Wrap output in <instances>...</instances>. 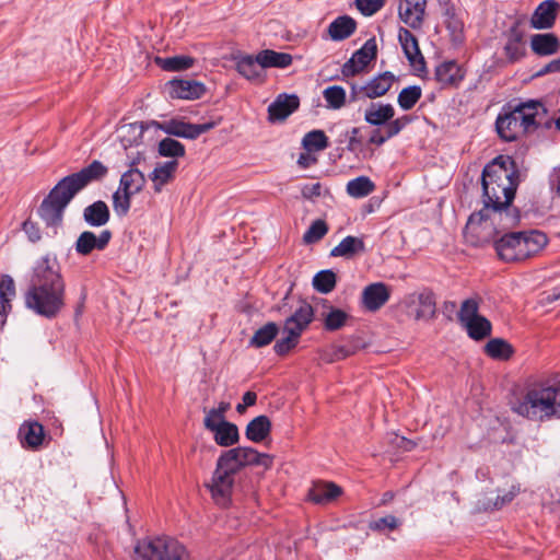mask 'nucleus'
I'll return each instance as SVG.
<instances>
[{
    "label": "nucleus",
    "mask_w": 560,
    "mask_h": 560,
    "mask_svg": "<svg viewBox=\"0 0 560 560\" xmlns=\"http://www.w3.org/2000/svg\"><path fill=\"white\" fill-rule=\"evenodd\" d=\"M518 185L520 175L510 156H499L485 166L481 174L482 208L469 215L465 240L480 243L491 237L494 224L503 228L518 224L520 211L512 207Z\"/></svg>",
    "instance_id": "nucleus-1"
},
{
    "label": "nucleus",
    "mask_w": 560,
    "mask_h": 560,
    "mask_svg": "<svg viewBox=\"0 0 560 560\" xmlns=\"http://www.w3.org/2000/svg\"><path fill=\"white\" fill-rule=\"evenodd\" d=\"M66 283L55 256L45 255L33 266L25 305L39 316L55 318L65 306Z\"/></svg>",
    "instance_id": "nucleus-2"
},
{
    "label": "nucleus",
    "mask_w": 560,
    "mask_h": 560,
    "mask_svg": "<svg viewBox=\"0 0 560 560\" xmlns=\"http://www.w3.org/2000/svg\"><path fill=\"white\" fill-rule=\"evenodd\" d=\"M108 168L95 160L81 171L60 179L42 201L37 212L48 226L61 223L65 209L72 198L92 182L103 179Z\"/></svg>",
    "instance_id": "nucleus-3"
},
{
    "label": "nucleus",
    "mask_w": 560,
    "mask_h": 560,
    "mask_svg": "<svg viewBox=\"0 0 560 560\" xmlns=\"http://www.w3.org/2000/svg\"><path fill=\"white\" fill-rule=\"evenodd\" d=\"M494 233L487 241L474 243L466 240L475 247H482L491 243L500 260L504 262H518L537 255L548 243L545 233L530 230L525 232H508L511 228L494 224Z\"/></svg>",
    "instance_id": "nucleus-4"
},
{
    "label": "nucleus",
    "mask_w": 560,
    "mask_h": 560,
    "mask_svg": "<svg viewBox=\"0 0 560 560\" xmlns=\"http://www.w3.org/2000/svg\"><path fill=\"white\" fill-rule=\"evenodd\" d=\"M546 108L538 101L511 103L503 106L499 114L495 128L501 140H518L521 137L534 135L542 124Z\"/></svg>",
    "instance_id": "nucleus-5"
},
{
    "label": "nucleus",
    "mask_w": 560,
    "mask_h": 560,
    "mask_svg": "<svg viewBox=\"0 0 560 560\" xmlns=\"http://www.w3.org/2000/svg\"><path fill=\"white\" fill-rule=\"evenodd\" d=\"M213 122L190 124L179 119H171L167 121L159 122L151 121H136L131 124H124L117 129L118 140H148L160 139L161 131L167 136L180 137L186 139H195L201 133L213 128Z\"/></svg>",
    "instance_id": "nucleus-6"
},
{
    "label": "nucleus",
    "mask_w": 560,
    "mask_h": 560,
    "mask_svg": "<svg viewBox=\"0 0 560 560\" xmlns=\"http://www.w3.org/2000/svg\"><path fill=\"white\" fill-rule=\"evenodd\" d=\"M513 410L529 420L560 418V383L542 382L527 389Z\"/></svg>",
    "instance_id": "nucleus-7"
},
{
    "label": "nucleus",
    "mask_w": 560,
    "mask_h": 560,
    "mask_svg": "<svg viewBox=\"0 0 560 560\" xmlns=\"http://www.w3.org/2000/svg\"><path fill=\"white\" fill-rule=\"evenodd\" d=\"M133 560H189V552L177 539L159 536L139 540L133 549Z\"/></svg>",
    "instance_id": "nucleus-8"
},
{
    "label": "nucleus",
    "mask_w": 560,
    "mask_h": 560,
    "mask_svg": "<svg viewBox=\"0 0 560 560\" xmlns=\"http://www.w3.org/2000/svg\"><path fill=\"white\" fill-rule=\"evenodd\" d=\"M404 303L416 320L429 322L435 317L436 298L429 289L408 294Z\"/></svg>",
    "instance_id": "nucleus-9"
},
{
    "label": "nucleus",
    "mask_w": 560,
    "mask_h": 560,
    "mask_svg": "<svg viewBox=\"0 0 560 560\" xmlns=\"http://www.w3.org/2000/svg\"><path fill=\"white\" fill-rule=\"evenodd\" d=\"M377 56V44L375 37L369 38L352 57L342 66L341 72L345 77H353L361 71Z\"/></svg>",
    "instance_id": "nucleus-10"
},
{
    "label": "nucleus",
    "mask_w": 560,
    "mask_h": 560,
    "mask_svg": "<svg viewBox=\"0 0 560 560\" xmlns=\"http://www.w3.org/2000/svg\"><path fill=\"white\" fill-rule=\"evenodd\" d=\"M398 42L402 48L405 57L418 75L427 71L425 60L420 50L417 37L407 28L400 27L398 31Z\"/></svg>",
    "instance_id": "nucleus-11"
},
{
    "label": "nucleus",
    "mask_w": 560,
    "mask_h": 560,
    "mask_svg": "<svg viewBox=\"0 0 560 560\" xmlns=\"http://www.w3.org/2000/svg\"><path fill=\"white\" fill-rule=\"evenodd\" d=\"M233 486L234 476L217 466L211 482L208 485L213 500L222 506L228 505Z\"/></svg>",
    "instance_id": "nucleus-12"
},
{
    "label": "nucleus",
    "mask_w": 560,
    "mask_h": 560,
    "mask_svg": "<svg viewBox=\"0 0 560 560\" xmlns=\"http://www.w3.org/2000/svg\"><path fill=\"white\" fill-rule=\"evenodd\" d=\"M560 10V4L557 0H544L534 10L529 25L534 30H550L556 23Z\"/></svg>",
    "instance_id": "nucleus-13"
},
{
    "label": "nucleus",
    "mask_w": 560,
    "mask_h": 560,
    "mask_svg": "<svg viewBox=\"0 0 560 560\" xmlns=\"http://www.w3.org/2000/svg\"><path fill=\"white\" fill-rule=\"evenodd\" d=\"M112 232L103 230L98 235L92 231L82 232L74 243V249L79 255L88 256L93 250H104L112 240Z\"/></svg>",
    "instance_id": "nucleus-14"
},
{
    "label": "nucleus",
    "mask_w": 560,
    "mask_h": 560,
    "mask_svg": "<svg viewBox=\"0 0 560 560\" xmlns=\"http://www.w3.org/2000/svg\"><path fill=\"white\" fill-rule=\"evenodd\" d=\"M464 78L465 71L455 60H447L435 67L434 79L441 89L457 88Z\"/></svg>",
    "instance_id": "nucleus-15"
},
{
    "label": "nucleus",
    "mask_w": 560,
    "mask_h": 560,
    "mask_svg": "<svg viewBox=\"0 0 560 560\" xmlns=\"http://www.w3.org/2000/svg\"><path fill=\"white\" fill-rule=\"evenodd\" d=\"M178 166V160L175 159L155 164L152 172L148 175L155 194H160L166 185L175 179Z\"/></svg>",
    "instance_id": "nucleus-16"
},
{
    "label": "nucleus",
    "mask_w": 560,
    "mask_h": 560,
    "mask_svg": "<svg viewBox=\"0 0 560 560\" xmlns=\"http://www.w3.org/2000/svg\"><path fill=\"white\" fill-rule=\"evenodd\" d=\"M171 98L197 100L200 98L206 88L195 80H172L166 85Z\"/></svg>",
    "instance_id": "nucleus-17"
},
{
    "label": "nucleus",
    "mask_w": 560,
    "mask_h": 560,
    "mask_svg": "<svg viewBox=\"0 0 560 560\" xmlns=\"http://www.w3.org/2000/svg\"><path fill=\"white\" fill-rule=\"evenodd\" d=\"M427 0H404L399 5V18L413 30L421 28L425 14Z\"/></svg>",
    "instance_id": "nucleus-18"
},
{
    "label": "nucleus",
    "mask_w": 560,
    "mask_h": 560,
    "mask_svg": "<svg viewBox=\"0 0 560 560\" xmlns=\"http://www.w3.org/2000/svg\"><path fill=\"white\" fill-rule=\"evenodd\" d=\"M300 100L296 95L280 94L268 106V119L271 122L282 121L298 109Z\"/></svg>",
    "instance_id": "nucleus-19"
},
{
    "label": "nucleus",
    "mask_w": 560,
    "mask_h": 560,
    "mask_svg": "<svg viewBox=\"0 0 560 560\" xmlns=\"http://www.w3.org/2000/svg\"><path fill=\"white\" fill-rule=\"evenodd\" d=\"M390 298L387 285L375 282L366 285L362 292V304L370 312L378 311Z\"/></svg>",
    "instance_id": "nucleus-20"
},
{
    "label": "nucleus",
    "mask_w": 560,
    "mask_h": 560,
    "mask_svg": "<svg viewBox=\"0 0 560 560\" xmlns=\"http://www.w3.org/2000/svg\"><path fill=\"white\" fill-rule=\"evenodd\" d=\"M314 317V311L311 304L306 302H301L299 306L294 310L291 316H289L284 326L287 329H292L298 335H302V332L308 327Z\"/></svg>",
    "instance_id": "nucleus-21"
},
{
    "label": "nucleus",
    "mask_w": 560,
    "mask_h": 560,
    "mask_svg": "<svg viewBox=\"0 0 560 560\" xmlns=\"http://www.w3.org/2000/svg\"><path fill=\"white\" fill-rule=\"evenodd\" d=\"M242 468L246 466H261L268 469L272 466L273 456L267 453H259L253 447L238 446L234 447Z\"/></svg>",
    "instance_id": "nucleus-22"
},
{
    "label": "nucleus",
    "mask_w": 560,
    "mask_h": 560,
    "mask_svg": "<svg viewBox=\"0 0 560 560\" xmlns=\"http://www.w3.org/2000/svg\"><path fill=\"white\" fill-rule=\"evenodd\" d=\"M15 283L11 276L0 277V324L5 323L7 316L12 311V301L15 298Z\"/></svg>",
    "instance_id": "nucleus-23"
},
{
    "label": "nucleus",
    "mask_w": 560,
    "mask_h": 560,
    "mask_svg": "<svg viewBox=\"0 0 560 560\" xmlns=\"http://www.w3.org/2000/svg\"><path fill=\"white\" fill-rule=\"evenodd\" d=\"M357 21L350 15H340L336 18L327 28L331 40L341 42L349 38L357 30Z\"/></svg>",
    "instance_id": "nucleus-24"
},
{
    "label": "nucleus",
    "mask_w": 560,
    "mask_h": 560,
    "mask_svg": "<svg viewBox=\"0 0 560 560\" xmlns=\"http://www.w3.org/2000/svg\"><path fill=\"white\" fill-rule=\"evenodd\" d=\"M530 48L538 56H550L560 50V40L553 33L534 34Z\"/></svg>",
    "instance_id": "nucleus-25"
},
{
    "label": "nucleus",
    "mask_w": 560,
    "mask_h": 560,
    "mask_svg": "<svg viewBox=\"0 0 560 560\" xmlns=\"http://www.w3.org/2000/svg\"><path fill=\"white\" fill-rule=\"evenodd\" d=\"M341 488L332 482H317L308 490L310 501L326 504L341 494Z\"/></svg>",
    "instance_id": "nucleus-26"
},
{
    "label": "nucleus",
    "mask_w": 560,
    "mask_h": 560,
    "mask_svg": "<svg viewBox=\"0 0 560 560\" xmlns=\"http://www.w3.org/2000/svg\"><path fill=\"white\" fill-rule=\"evenodd\" d=\"M109 208L103 200L94 201L83 210V219L90 226H103L109 221Z\"/></svg>",
    "instance_id": "nucleus-27"
},
{
    "label": "nucleus",
    "mask_w": 560,
    "mask_h": 560,
    "mask_svg": "<svg viewBox=\"0 0 560 560\" xmlns=\"http://www.w3.org/2000/svg\"><path fill=\"white\" fill-rule=\"evenodd\" d=\"M504 52L510 62H516L526 55V48L523 43V34L516 26L511 27L508 42L504 46Z\"/></svg>",
    "instance_id": "nucleus-28"
},
{
    "label": "nucleus",
    "mask_w": 560,
    "mask_h": 560,
    "mask_svg": "<svg viewBox=\"0 0 560 560\" xmlns=\"http://www.w3.org/2000/svg\"><path fill=\"white\" fill-rule=\"evenodd\" d=\"M364 250L365 246L363 240L349 235L342 238L341 242L331 249L330 256L350 259Z\"/></svg>",
    "instance_id": "nucleus-29"
},
{
    "label": "nucleus",
    "mask_w": 560,
    "mask_h": 560,
    "mask_svg": "<svg viewBox=\"0 0 560 560\" xmlns=\"http://www.w3.org/2000/svg\"><path fill=\"white\" fill-rule=\"evenodd\" d=\"M271 431V422L265 415L258 416L248 422L245 430L246 438L254 442H262Z\"/></svg>",
    "instance_id": "nucleus-30"
},
{
    "label": "nucleus",
    "mask_w": 560,
    "mask_h": 560,
    "mask_svg": "<svg viewBox=\"0 0 560 560\" xmlns=\"http://www.w3.org/2000/svg\"><path fill=\"white\" fill-rule=\"evenodd\" d=\"M145 182L144 174L137 167H131L121 174L118 188L137 195L143 189Z\"/></svg>",
    "instance_id": "nucleus-31"
},
{
    "label": "nucleus",
    "mask_w": 560,
    "mask_h": 560,
    "mask_svg": "<svg viewBox=\"0 0 560 560\" xmlns=\"http://www.w3.org/2000/svg\"><path fill=\"white\" fill-rule=\"evenodd\" d=\"M292 56L288 52H280L271 49H264L258 52V62L264 69L280 68L284 69L291 66Z\"/></svg>",
    "instance_id": "nucleus-32"
},
{
    "label": "nucleus",
    "mask_w": 560,
    "mask_h": 560,
    "mask_svg": "<svg viewBox=\"0 0 560 560\" xmlns=\"http://www.w3.org/2000/svg\"><path fill=\"white\" fill-rule=\"evenodd\" d=\"M394 79V74L389 71L374 78L363 88L365 96L369 98L383 96L392 88Z\"/></svg>",
    "instance_id": "nucleus-33"
},
{
    "label": "nucleus",
    "mask_w": 560,
    "mask_h": 560,
    "mask_svg": "<svg viewBox=\"0 0 560 560\" xmlns=\"http://www.w3.org/2000/svg\"><path fill=\"white\" fill-rule=\"evenodd\" d=\"M211 433L213 434L214 442L223 447H230L236 444L240 440L237 425L230 421L222 423L220 427H215Z\"/></svg>",
    "instance_id": "nucleus-34"
},
{
    "label": "nucleus",
    "mask_w": 560,
    "mask_h": 560,
    "mask_svg": "<svg viewBox=\"0 0 560 560\" xmlns=\"http://www.w3.org/2000/svg\"><path fill=\"white\" fill-rule=\"evenodd\" d=\"M20 436L24 446L37 448L44 440V428L38 422L25 423L20 428Z\"/></svg>",
    "instance_id": "nucleus-35"
},
{
    "label": "nucleus",
    "mask_w": 560,
    "mask_h": 560,
    "mask_svg": "<svg viewBox=\"0 0 560 560\" xmlns=\"http://www.w3.org/2000/svg\"><path fill=\"white\" fill-rule=\"evenodd\" d=\"M395 110L390 104L372 103L365 110V120L374 126H380L394 117Z\"/></svg>",
    "instance_id": "nucleus-36"
},
{
    "label": "nucleus",
    "mask_w": 560,
    "mask_h": 560,
    "mask_svg": "<svg viewBox=\"0 0 560 560\" xmlns=\"http://www.w3.org/2000/svg\"><path fill=\"white\" fill-rule=\"evenodd\" d=\"M237 72L248 80L258 79L261 75L264 68L258 62V54L254 57L245 55L236 59Z\"/></svg>",
    "instance_id": "nucleus-37"
},
{
    "label": "nucleus",
    "mask_w": 560,
    "mask_h": 560,
    "mask_svg": "<svg viewBox=\"0 0 560 560\" xmlns=\"http://www.w3.org/2000/svg\"><path fill=\"white\" fill-rule=\"evenodd\" d=\"M154 61L161 69L170 72L187 70L195 63V59L192 57L185 55H177L167 58L155 57Z\"/></svg>",
    "instance_id": "nucleus-38"
},
{
    "label": "nucleus",
    "mask_w": 560,
    "mask_h": 560,
    "mask_svg": "<svg viewBox=\"0 0 560 560\" xmlns=\"http://www.w3.org/2000/svg\"><path fill=\"white\" fill-rule=\"evenodd\" d=\"M278 332V325L273 322H269L255 331L249 340V346L255 348L268 346L277 337Z\"/></svg>",
    "instance_id": "nucleus-39"
},
{
    "label": "nucleus",
    "mask_w": 560,
    "mask_h": 560,
    "mask_svg": "<svg viewBox=\"0 0 560 560\" xmlns=\"http://www.w3.org/2000/svg\"><path fill=\"white\" fill-rule=\"evenodd\" d=\"M468 336L474 340H482L491 334V323L483 316L471 318L464 325Z\"/></svg>",
    "instance_id": "nucleus-40"
},
{
    "label": "nucleus",
    "mask_w": 560,
    "mask_h": 560,
    "mask_svg": "<svg viewBox=\"0 0 560 560\" xmlns=\"http://www.w3.org/2000/svg\"><path fill=\"white\" fill-rule=\"evenodd\" d=\"M374 188V183L366 176H359L347 184V192L354 198L366 197Z\"/></svg>",
    "instance_id": "nucleus-41"
},
{
    "label": "nucleus",
    "mask_w": 560,
    "mask_h": 560,
    "mask_svg": "<svg viewBox=\"0 0 560 560\" xmlns=\"http://www.w3.org/2000/svg\"><path fill=\"white\" fill-rule=\"evenodd\" d=\"M304 152H302L298 159V164L307 168L316 162L315 153L325 150L328 147V142H302Z\"/></svg>",
    "instance_id": "nucleus-42"
},
{
    "label": "nucleus",
    "mask_w": 560,
    "mask_h": 560,
    "mask_svg": "<svg viewBox=\"0 0 560 560\" xmlns=\"http://www.w3.org/2000/svg\"><path fill=\"white\" fill-rule=\"evenodd\" d=\"M313 287L319 293L331 292L336 287L335 272L329 269L318 271L313 278Z\"/></svg>",
    "instance_id": "nucleus-43"
},
{
    "label": "nucleus",
    "mask_w": 560,
    "mask_h": 560,
    "mask_svg": "<svg viewBox=\"0 0 560 560\" xmlns=\"http://www.w3.org/2000/svg\"><path fill=\"white\" fill-rule=\"evenodd\" d=\"M485 352L493 359H509L512 354V347L505 340L500 338L491 339L485 346Z\"/></svg>",
    "instance_id": "nucleus-44"
},
{
    "label": "nucleus",
    "mask_w": 560,
    "mask_h": 560,
    "mask_svg": "<svg viewBox=\"0 0 560 560\" xmlns=\"http://www.w3.org/2000/svg\"><path fill=\"white\" fill-rule=\"evenodd\" d=\"M421 95L422 90L420 86L410 85L400 91L397 102L402 109L409 110L418 103V101L421 98Z\"/></svg>",
    "instance_id": "nucleus-45"
},
{
    "label": "nucleus",
    "mask_w": 560,
    "mask_h": 560,
    "mask_svg": "<svg viewBox=\"0 0 560 560\" xmlns=\"http://www.w3.org/2000/svg\"><path fill=\"white\" fill-rule=\"evenodd\" d=\"M323 96L327 106L334 109L341 108L346 103V91L339 85L328 86L324 90Z\"/></svg>",
    "instance_id": "nucleus-46"
},
{
    "label": "nucleus",
    "mask_w": 560,
    "mask_h": 560,
    "mask_svg": "<svg viewBox=\"0 0 560 560\" xmlns=\"http://www.w3.org/2000/svg\"><path fill=\"white\" fill-rule=\"evenodd\" d=\"M283 332L285 336L276 341L273 346V350L279 355H284L290 352L294 347H296L301 335L294 332L291 328L287 329L283 327Z\"/></svg>",
    "instance_id": "nucleus-47"
},
{
    "label": "nucleus",
    "mask_w": 560,
    "mask_h": 560,
    "mask_svg": "<svg viewBox=\"0 0 560 560\" xmlns=\"http://www.w3.org/2000/svg\"><path fill=\"white\" fill-rule=\"evenodd\" d=\"M217 466H219L220 469L232 474L233 476H235L242 469L234 448L222 453L217 460Z\"/></svg>",
    "instance_id": "nucleus-48"
},
{
    "label": "nucleus",
    "mask_w": 560,
    "mask_h": 560,
    "mask_svg": "<svg viewBox=\"0 0 560 560\" xmlns=\"http://www.w3.org/2000/svg\"><path fill=\"white\" fill-rule=\"evenodd\" d=\"M132 196L135 195L128 191H124L120 188H118L113 194V208L118 217L127 215L131 207Z\"/></svg>",
    "instance_id": "nucleus-49"
},
{
    "label": "nucleus",
    "mask_w": 560,
    "mask_h": 560,
    "mask_svg": "<svg viewBox=\"0 0 560 560\" xmlns=\"http://www.w3.org/2000/svg\"><path fill=\"white\" fill-rule=\"evenodd\" d=\"M478 310L479 302L477 299L470 298L465 300L458 312V319L462 325L464 326L467 322L471 320V318L479 317Z\"/></svg>",
    "instance_id": "nucleus-50"
},
{
    "label": "nucleus",
    "mask_w": 560,
    "mask_h": 560,
    "mask_svg": "<svg viewBox=\"0 0 560 560\" xmlns=\"http://www.w3.org/2000/svg\"><path fill=\"white\" fill-rule=\"evenodd\" d=\"M328 232V226L323 220L314 221L303 235V241L306 244L315 243L322 240Z\"/></svg>",
    "instance_id": "nucleus-51"
},
{
    "label": "nucleus",
    "mask_w": 560,
    "mask_h": 560,
    "mask_svg": "<svg viewBox=\"0 0 560 560\" xmlns=\"http://www.w3.org/2000/svg\"><path fill=\"white\" fill-rule=\"evenodd\" d=\"M158 152L161 156L177 160L185 155V147L182 142H159Z\"/></svg>",
    "instance_id": "nucleus-52"
},
{
    "label": "nucleus",
    "mask_w": 560,
    "mask_h": 560,
    "mask_svg": "<svg viewBox=\"0 0 560 560\" xmlns=\"http://www.w3.org/2000/svg\"><path fill=\"white\" fill-rule=\"evenodd\" d=\"M401 524L400 520H398L394 515H386L384 517H380L370 522L369 528L373 532L384 533L385 530H394L399 527Z\"/></svg>",
    "instance_id": "nucleus-53"
},
{
    "label": "nucleus",
    "mask_w": 560,
    "mask_h": 560,
    "mask_svg": "<svg viewBox=\"0 0 560 560\" xmlns=\"http://www.w3.org/2000/svg\"><path fill=\"white\" fill-rule=\"evenodd\" d=\"M445 26L450 32L451 40L454 45H460L464 42V24L457 18L445 19Z\"/></svg>",
    "instance_id": "nucleus-54"
},
{
    "label": "nucleus",
    "mask_w": 560,
    "mask_h": 560,
    "mask_svg": "<svg viewBox=\"0 0 560 560\" xmlns=\"http://www.w3.org/2000/svg\"><path fill=\"white\" fill-rule=\"evenodd\" d=\"M347 318L348 315L346 312L339 308H331L326 315L325 328L330 331L337 330L345 325Z\"/></svg>",
    "instance_id": "nucleus-55"
},
{
    "label": "nucleus",
    "mask_w": 560,
    "mask_h": 560,
    "mask_svg": "<svg viewBox=\"0 0 560 560\" xmlns=\"http://www.w3.org/2000/svg\"><path fill=\"white\" fill-rule=\"evenodd\" d=\"M357 9L364 16H372L385 4V0H354Z\"/></svg>",
    "instance_id": "nucleus-56"
},
{
    "label": "nucleus",
    "mask_w": 560,
    "mask_h": 560,
    "mask_svg": "<svg viewBox=\"0 0 560 560\" xmlns=\"http://www.w3.org/2000/svg\"><path fill=\"white\" fill-rule=\"evenodd\" d=\"M203 411L206 412L203 419V427L210 432L213 431L215 427H220L222 425V423L226 422L225 417L223 415H220L212 409L207 410L205 408Z\"/></svg>",
    "instance_id": "nucleus-57"
},
{
    "label": "nucleus",
    "mask_w": 560,
    "mask_h": 560,
    "mask_svg": "<svg viewBox=\"0 0 560 560\" xmlns=\"http://www.w3.org/2000/svg\"><path fill=\"white\" fill-rule=\"evenodd\" d=\"M408 122L407 117L398 118L389 122L386 127V138L395 137Z\"/></svg>",
    "instance_id": "nucleus-58"
},
{
    "label": "nucleus",
    "mask_w": 560,
    "mask_h": 560,
    "mask_svg": "<svg viewBox=\"0 0 560 560\" xmlns=\"http://www.w3.org/2000/svg\"><path fill=\"white\" fill-rule=\"evenodd\" d=\"M322 191V186L319 183L314 184H305L301 188V194L305 199H313L314 197H318Z\"/></svg>",
    "instance_id": "nucleus-59"
},
{
    "label": "nucleus",
    "mask_w": 560,
    "mask_h": 560,
    "mask_svg": "<svg viewBox=\"0 0 560 560\" xmlns=\"http://www.w3.org/2000/svg\"><path fill=\"white\" fill-rule=\"evenodd\" d=\"M560 72V57L558 59H553L545 65L541 69H539L534 77L539 78L544 77L548 73Z\"/></svg>",
    "instance_id": "nucleus-60"
},
{
    "label": "nucleus",
    "mask_w": 560,
    "mask_h": 560,
    "mask_svg": "<svg viewBox=\"0 0 560 560\" xmlns=\"http://www.w3.org/2000/svg\"><path fill=\"white\" fill-rule=\"evenodd\" d=\"M518 492V489H515V487H512L511 490L506 491L503 495H498L497 500L493 504L494 509H500L504 506L505 504L510 503Z\"/></svg>",
    "instance_id": "nucleus-61"
},
{
    "label": "nucleus",
    "mask_w": 560,
    "mask_h": 560,
    "mask_svg": "<svg viewBox=\"0 0 560 560\" xmlns=\"http://www.w3.org/2000/svg\"><path fill=\"white\" fill-rule=\"evenodd\" d=\"M23 231L27 234L30 241L37 242L40 238V232L37 225L32 221L23 223Z\"/></svg>",
    "instance_id": "nucleus-62"
},
{
    "label": "nucleus",
    "mask_w": 560,
    "mask_h": 560,
    "mask_svg": "<svg viewBox=\"0 0 560 560\" xmlns=\"http://www.w3.org/2000/svg\"><path fill=\"white\" fill-rule=\"evenodd\" d=\"M547 113L542 116V124L540 125L539 130H551L555 129L560 131V114L557 118H547Z\"/></svg>",
    "instance_id": "nucleus-63"
},
{
    "label": "nucleus",
    "mask_w": 560,
    "mask_h": 560,
    "mask_svg": "<svg viewBox=\"0 0 560 560\" xmlns=\"http://www.w3.org/2000/svg\"><path fill=\"white\" fill-rule=\"evenodd\" d=\"M393 442L396 444L398 448H401L405 452H410L416 446L415 442L399 435H395Z\"/></svg>",
    "instance_id": "nucleus-64"
}]
</instances>
